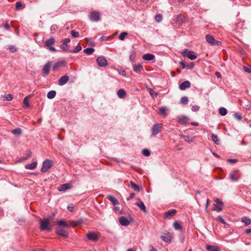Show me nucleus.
Wrapping results in <instances>:
<instances>
[{
  "label": "nucleus",
  "mask_w": 251,
  "mask_h": 251,
  "mask_svg": "<svg viewBox=\"0 0 251 251\" xmlns=\"http://www.w3.org/2000/svg\"><path fill=\"white\" fill-rule=\"evenodd\" d=\"M50 218L45 219L44 220L40 219V229L42 231L47 230V231H50L52 227L50 226Z\"/></svg>",
  "instance_id": "f257e3e1"
},
{
  "label": "nucleus",
  "mask_w": 251,
  "mask_h": 251,
  "mask_svg": "<svg viewBox=\"0 0 251 251\" xmlns=\"http://www.w3.org/2000/svg\"><path fill=\"white\" fill-rule=\"evenodd\" d=\"M205 39L207 42L211 45L220 46L222 45L221 41L215 40L213 36L210 34L205 35Z\"/></svg>",
  "instance_id": "f03ea898"
},
{
  "label": "nucleus",
  "mask_w": 251,
  "mask_h": 251,
  "mask_svg": "<svg viewBox=\"0 0 251 251\" xmlns=\"http://www.w3.org/2000/svg\"><path fill=\"white\" fill-rule=\"evenodd\" d=\"M53 165V162L49 159H46L43 162L41 171L45 173L49 170Z\"/></svg>",
  "instance_id": "7ed1b4c3"
},
{
  "label": "nucleus",
  "mask_w": 251,
  "mask_h": 251,
  "mask_svg": "<svg viewBox=\"0 0 251 251\" xmlns=\"http://www.w3.org/2000/svg\"><path fill=\"white\" fill-rule=\"evenodd\" d=\"M181 53L183 56H187L192 60H195L197 58V55L195 53L194 51L189 50L187 49L184 50Z\"/></svg>",
  "instance_id": "20e7f679"
},
{
  "label": "nucleus",
  "mask_w": 251,
  "mask_h": 251,
  "mask_svg": "<svg viewBox=\"0 0 251 251\" xmlns=\"http://www.w3.org/2000/svg\"><path fill=\"white\" fill-rule=\"evenodd\" d=\"M161 130V126L159 124L156 123L153 125L151 128V135L156 136Z\"/></svg>",
  "instance_id": "39448f33"
},
{
  "label": "nucleus",
  "mask_w": 251,
  "mask_h": 251,
  "mask_svg": "<svg viewBox=\"0 0 251 251\" xmlns=\"http://www.w3.org/2000/svg\"><path fill=\"white\" fill-rule=\"evenodd\" d=\"M98 65L101 67H106L108 62L106 59L103 56H99L96 59Z\"/></svg>",
  "instance_id": "423d86ee"
},
{
  "label": "nucleus",
  "mask_w": 251,
  "mask_h": 251,
  "mask_svg": "<svg viewBox=\"0 0 251 251\" xmlns=\"http://www.w3.org/2000/svg\"><path fill=\"white\" fill-rule=\"evenodd\" d=\"M89 18L92 22H98L100 19V13L96 11H93L90 13Z\"/></svg>",
  "instance_id": "0eeeda50"
},
{
  "label": "nucleus",
  "mask_w": 251,
  "mask_h": 251,
  "mask_svg": "<svg viewBox=\"0 0 251 251\" xmlns=\"http://www.w3.org/2000/svg\"><path fill=\"white\" fill-rule=\"evenodd\" d=\"M215 202L216 204H214V210H216L218 212H221L222 210V207L224 204L223 201L219 199H216Z\"/></svg>",
  "instance_id": "6e6552de"
},
{
  "label": "nucleus",
  "mask_w": 251,
  "mask_h": 251,
  "mask_svg": "<svg viewBox=\"0 0 251 251\" xmlns=\"http://www.w3.org/2000/svg\"><path fill=\"white\" fill-rule=\"evenodd\" d=\"M177 122L180 125H185L189 121V118L186 116L182 115L177 117Z\"/></svg>",
  "instance_id": "1a4fd4ad"
},
{
  "label": "nucleus",
  "mask_w": 251,
  "mask_h": 251,
  "mask_svg": "<svg viewBox=\"0 0 251 251\" xmlns=\"http://www.w3.org/2000/svg\"><path fill=\"white\" fill-rule=\"evenodd\" d=\"M55 232L58 235L63 236L64 237H67L68 236V233L67 232L65 229L59 227L56 228Z\"/></svg>",
  "instance_id": "9d476101"
},
{
  "label": "nucleus",
  "mask_w": 251,
  "mask_h": 251,
  "mask_svg": "<svg viewBox=\"0 0 251 251\" xmlns=\"http://www.w3.org/2000/svg\"><path fill=\"white\" fill-rule=\"evenodd\" d=\"M161 239L165 242H170L172 239V236L169 232L164 233L161 236Z\"/></svg>",
  "instance_id": "9b49d317"
},
{
  "label": "nucleus",
  "mask_w": 251,
  "mask_h": 251,
  "mask_svg": "<svg viewBox=\"0 0 251 251\" xmlns=\"http://www.w3.org/2000/svg\"><path fill=\"white\" fill-rule=\"evenodd\" d=\"M241 177V174L239 173L238 171L236 172L235 174L231 173L229 175V178L232 181H237Z\"/></svg>",
  "instance_id": "f8f14e48"
},
{
  "label": "nucleus",
  "mask_w": 251,
  "mask_h": 251,
  "mask_svg": "<svg viewBox=\"0 0 251 251\" xmlns=\"http://www.w3.org/2000/svg\"><path fill=\"white\" fill-rule=\"evenodd\" d=\"M69 76L65 75L60 77L58 80V84L60 86H63L65 85L69 80Z\"/></svg>",
  "instance_id": "ddd939ff"
},
{
  "label": "nucleus",
  "mask_w": 251,
  "mask_h": 251,
  "mask_svg": "<svg viewBox=\"0 0 251 251\" xmlns=\"http://www.w3.org/2000/svg\"><path fill=\"white\" fill-rule=\"evenodd\" d=\"M87 238L91 241H96L98 239V236L94 232H89L86 234Z\"/></svg>",
  "instance_id": "4468645a"
},
{
  "label": "nucleus",
  "mask_w": 251,
  "mask_h": 251,
  "mask_svg": "<svg viewBox=\"0 0 251 251\" xmlns=\"http://www.w3.org/2000/svg\"><path fill=\"white\" fill-rule=\"evenodd\" d=\"M186 19L182 15H178L176 17V22L178 25H182L186 23Z\"/></svg>",
  "instance_id": "2eb2a0df"
},
{
  "label": "nucleus",
  "mask_w": 251,
  "mask_h": 251,
  "mask_svg": "<svg viewBox=\"0 0 251 251\" xmlns=\"http://www.w3.org/2000/svg\"><path fill=\"white\" fill-rule=\"evenodd\" d=\"M119 221L120 224L123 226H127L129 224V221L124 216L120 217Z\"/></svg>",
  "instance_id": "dca6fc26"
},
{
  "label": "nucleus",
  "mask_w": 251,
  "mask_h": 251,
  "mask_svg": "<svg viewBox=\"0 0 251 251\" xmlns=\"http://www.w3.org/2000/svg\"><path fill=\"white\" fill-rule=\"evenodd\" d=\"M142 58L146 61H152L155 59V56L151 53H146L143 55Z\"/></svg>",
  "instance_id": "f3484780"
},
{
  "label": "nucleus",
  "mask_w": 251,
  "mask_h": 251,
  "mask_svg": "<svg viewBox=\"0 0 251 251\" xmlns=\"http://www.w3.org/2000/svg\"><path fill=\"white\" fill-rule=\"evenodd\" d=\"M191 83L189 81H185L181 83L179 86L180 90H184L186 88H188L190 87Z\"/></svg>",
  "instance_id": "a211bd4d"
},
{
  "label": "nucleus",
  "mask_w": 251,
  "mask_h": 251,
  "mask_svg": "<svg viewBox=\"0 0 251 251\" xmlns=\"http://www.w3.org/2000/svg\"><path fill=\"white\" fill-rule=\"evenodd\" d=\"M72 185L70 183H65L61 185L58 188V190L59 191H65L68 189L71 188Z\"/></svg>",
  "instance_id": "6ab92c4d"
},
{
  "label": "nucleus",
  "mask_w": 251,
  "mask_h": 251,
  "mask_svg": "<svg viewBox=\"0 0 251 251\" xmlns=\"http://www.w3.org/2000/svg\"><path fill=\"white\" fill-rule=\"evenodd\" d=\"M176 213V209L170 210L165 213L164 216L166 218H170L172 216H174Z\"/></svg>",
  "instance_id": "aec40b11"
},
{
  "label": "nucleus",
  "mask_w": 251,
  "mask_h": 251,
  "mask_svg": "<svg viewBox=\"0 0 251 251\" xmlns=\"http://www.w3.org/2000/svg\"><path fill=\"white\" fill-rule=\"evenodd\" d=\"M206 249L208 251H221L220 247L217 246L206 245Z\"/></svg>",
  "instance_id": "412c9836"
},
{
  "label": "nucleus",
  "mask_w": 251,
  "mask_h": 251,
  "mask_svg": "<svg viewBox=\"0 0 251 251\" xmlns=\"http://www.w3.org/2000/svg\"><path fill=\"white\" fill-rule=\"evenodd\" d=\"M50 66L51 64L50 62L47 63L46 65L44 66L42 71L44 73H45V75H47L49 74Z\"/></svg>",
  "instance_id": "4be33fe9"
},
{
  "label": "nucleus",
  "mask_w": 251,
  "mask_h": 251,
  "mask_svg": "<svg viewBox=\"0 0 251 251\" xmlns=\"http://www.w3.org/2000/svg\"><path fill=\"white\" fill-rule=\"evenodd\" d=\"M55 43V39L53 37H50L49 39L47 40L45 43L44 45L47 47H49L51 46Z\"/></svg>",
  "instance_id": "5701e85b"
},
{
  "label": "nucleus",
  "mask_w": 251,
  "mask_h": 251,
  "mask_svg": "<svg viewBox=\"0 0 251 251\" xmlns=\"http://www.w3.org/2000/svg\"><path fill=\"white\" fill-rule=\"evenodd\" d=\"M133 70L135 72L140 74L143 70V68L140 64H135L133 66Z\"/></svg>",
  "instance_id": "b1692460"
},
{
  "label": "nucleus",
  "mask_w": 251,
  "mask_h": 251,
  "mask_svg": "<svg viewBox=\"0 0 251 251\" xmlns=\"http://www.w3.org/2000/svg\"><path fill=\"white\" fill-rule=\"evenodd\" d=\"M135 204L138 206L144 212L146 213L147 212V209L146 207L142 201H137L135 203Z\"/></svg>",
  "instance_id": "393cba45"
},
{
  "label": "nucleus",
  "mask_w": 251,
  "mask_h": 251,
  "mask_svg": "<svg viewBox=\"0 0 251 251\" xmlns=\"http://www.w3.org/2000/svg\"><path fill=\"white\" fill-rule=\"evenodd\" d=\"M126 95V92L125 90L123 89H120L117 91V95L118 97L120 99L125 98Z\"/></svg>",
  "instance_id": "a878e982"
},
{
  "label": "nucleus",
  "mask_w": 251,
  "mask_h": 251,
  "mask_svg": "<svg viewBox=\"0 0 251 251\" xmlns=\"http://www.w3.org/2000/svg\"><path fill=\"white\" fill-rule=\"evenodd\" d=\"M37 164V163L36 162H33L30 164H26L25 166V168L26 169L33 170L36 168Z\"/></svg>",
  "instance_id": "bb28decb"
},
{
  "label": "nucleus",
  "mask_w": 251,
  "mask_h": 251,
  "mask_svg": "<svg viewBox=\"0 0 251 251\" xmlns=\"http://www.w3.org/2000/svg\"><path fill=\"white\" fill-rule=\"evenodd\" d=\"M107 198L114 205H116L119 204L118 200L114 197L112 196H108Z\"/></svg>",
  "instance_id": "cd10ccee"
},
{
  "label": "nucleus",
  "mask_w": 251,
  "mask_h": 251,
  "mask_svg": "<svg viewBox=\"0 0 251 251\" xmlns=\"http://www.w3.org/2000/svg\"><path fill=\"white\" fill-rule=\"evenodd\" d=\"M211 139L216 144L219 145L220 144V141L216 134L212 133L211 135Z\"/></svg>",
  "instance_id": "c85d7f7f"
},
{
  "label": "nucleus",
  "mask_w": 251,
  "mask_h": 251,
  "mask_svg": "<svg viewBox=\"0 0 251 251\" xmlns=\"http://www.w3.org/2000/svg\"><path fill=\"white\" fill-rule=\"evenodd\" d=\"M129 186L131 187L134 191L137 192H139L140 191L139 186L132 181L130 182Z\"/></svg>",
  "instance_id": "c756f323"
},
{
  "label": "nucleus",
  "mask_w": 251,
  "mask_h": 251,
  "mask_svg": "<svg viewBox=\"0 0 251 251\" xmlns=\"http://www.w3.org/2000/svg\"><path fill=\"white\" fill-rule=\"evenodd\" d=\"M56 94V92L54 90H51L49 91L47 94V97L49 99H53Z\"/></svg>",
  "instance_id": "7c9ffc66"
},
{
  "label": "nucleus",
  "mask_w": 251,
  "mask_h": 251,
  "mask_svg": "<svg viewBox=\"0 0 251 251\" xmlns=\"http://www.w3.org/2000/svg\"><path fill=\"white\" fill-rule=\"evenodd\" d=\"M81 50H82L81 46L79 44H78L74 50H69V52L76 53V52H78V51H80Z\"/></svg>",
  "instance_id": "2f4dec72"
},
{
  "label": "nucleus",
  "mask_w": 251,
  "mask_h": 251,
  "mask_svg": "<svg viewBox=\"0 0 251 251\" xmlns=\"http://www.w3.org/2000/svg\"><path fill=\"white\" fill-rule=\"evenodd\" d=\"M11 133L15 135H20L22 134V130L20 128H17L12 130Z\"/></svg>",
  "instance_id": "473e14b6"
},
{
  "label": "nucleus",
  "mask_w": 251,
  "mask_h": 251,
  "mask_svg": "<svg viewBox=\"0 0 251 251\" xmlns=\"http://www.w3.org/2000/svg\"><path fill=\"white\" fill-rule=\"evenodd\" d=\"M94 49L92 48H87L83 50V52L88 55L92 54L94 52Z\"/></svg>",
  "instance_id": "72a5a7b5"
},
{
  "label": "nucleus",
  "mask_w": 251,
  "mask_h": 251,
  "mask_svg": "<svg viewBox=\"0 0 251 251\" xmlns=\"http://www.w3.org/2000/svg\"><path fill=\"white\" fill-rule=\"evenodd\" d=\"M60 48L62 49V50L63 51H68L69 50H70L68 49V45L67 43H64L62 42V44L60 46Z\"/></svg>",
  "instance_id": "f704fd0d"
},
{
  "label": "nucleus",
  "mask_w": 251,
  "mask_h": 251,
  "mask_svg": "<svg viewBox=\"0 0 251 251\" xmlns=\"http://www.w3.org/2000/svg\"><path fill=\"white\" fill-rule=\"evenodd\" d=\"M3 100L11 101L13 100V96L11 94L2 96Z\"/></svg>",
  "instance_id": "c9c22d12"
},
{
  "label": "nucleus",
  "mask_w": 251,
  "mask_h": 251,
  "mask_svg": "<svg viewBox=\"0 0 251 251\" xmlns=\"http://www.w3.org/2000/svg\"><path fill=\"white\" fill-rule=\"evenodd\" d=\"M242 222L246 225H249L251 223V220L247 217H244L242 218Z\"/></svg>",
  "instance_id": "e433bc0d"
},
{
  "label": "nucleus",
  "mask_w": 251,
  "mask_h": 251,
  "mask_svg": "<svg viewBox=\"0 0 251 251\" xmlns=\"http://www.w3.org/2000/svg\"><path fill=\"white\" fill-rule=\"evenodd\" d=\"M173 226L174 228L176 230H181L182 229V226L180 225V224L177 222L175 221L173 224Z\"/></svg>",
  "instance_id": "4c0bfd02"
},
{
  "label": "nucleus",
  "mask_w": 251,
  "mask_h": 251,
  "mask_svg": "<svg viewBox=\"0 0 251 251\" xmlns=\"http://www.w3.org/2000/svg\"><path fill=\"white\" fill-rule=\"evenodd\" d=\"M219 112L220 114L222 116H225L227 114V110L226 108L223 107H220L219 109Z\"/></svg>",
  "instance_id": "58836bf2"
},
{
  "label": "nucleus",
  "mask_w": 251,
  "mask_h": 251,
  "mask_svg": "<svg viewBox=\"0 0 251 251\" xmlns=\"http://www.w3.org/2000/svg\"><path fill=\"white\" fill-rule=\"evenodd\" d=\"M16 9L17 10L24 8L25 7L22 5L21 1H17L15 4Z\"/></svg>",
  "instance_id": "ea45409f"
},
{
  "label": "nucleus",
  "mask_w": 251,
  "mask_h": 251,
  "mask_svg": "<svg viewBox=\"0 0 251 251\" xmlns=\"http://www.w3.org/2000/svg\"><path fill=\"white\" fill-rule=\"evenodd\" d=\"M136 58V53L134 51H131L130 53L129 59L131 61L133 62L134 61Z\"/></svg>",
  "instance_id": "a19ab883"
},
{
  "label": "nucleus",
  "mask_w": 251,
  "mask_h": 251,
  "mask_svg": "<svg viewBox=\"0 0 251 251\" xmlns=\"http://www.w3.org/2000/svg\"><path fill=\"white\" fill-rule=\"evenodd\" d=\"M180 102L182 104H187L188 102V97H187L186 96H184V97H182L180 100Z\"/></svg>",
  "instance_id": "79ce46f5"
},
{
  "label": "nucleus",
  "mask_w": 251,
  "mask_h": 251,
  "mask_svg": "<svg viewBox=\"0 0 251 251\" xmlns=\"http://www.w3.org/2000/svg\"><path fill=\"white\" fill-rule=\"evenodd\" d=\"M57 224L59 226H62L64 227H69V225L66 223L64 221L59 220L58 221Z\"/></svg>",
  "instance_id": "37998d69"
},
{
  "label": "nucleus",
  "mask_w": 251,
  "mask_h": 251,
  "mask_svg": "<svg viewBox=\"0 0 251 251\" xmlns=\"http://www.w3.org/2000/svg\"><path fill=\"white\" fill-rule=\"evenodd\" d=\"M233 117L238 121H240L242 119V116L238 113H235L233 114Z\"/></svg>",
  "instance_id": "c03bdc74"
},
{
  "label": "nucleus",
  "mask_w": 251,
  "mask_h": 251,
  "mask_svg": "<svg viewBox=\"0 0 251 251\" xmlns=\"http://www.w3.org/2000/svg\"><path fill=\"white\" fill-rule=\"evenodd\" d=\"M127 35V33L126 32H122L119 36V39L120 40H124Z\"/></svg>",
  "instance_id": "a18cd8bd"
},
{
  "label": "nucleus",
  "mask_w": 251,
  "mask_h": 251,
  "mask_svg": "<svg viewBox=\"0 0 251 251\" xmlns=\"http://www.w3.org/2000/svg\"><path fill=\"white\" fill-rule=\"evenodd\" d=\"M149 93H150V94L151 96V97L152 98H155V97H157V96L158 95V93L157 92H155L154 91H153L151 89L150 90Z\"/></svg>",
  "instance_id": "49530a36"
},
{
  "label": "nucleus",
  "mask_w": 251,
  "mask_h": 251,
  "mask_svg": "<svg viewBox=\"0 0 251 251\" xmlns=\"http://www.w3.org/2000/svg\"><path fill=\"white\" fill-rule=\"evenodd\" d=\"M71 34L72 36L75 38L78 37L79 35V32L77 31H76L74 30H72L71 31Z\"/></svg>",
  "instance_id": "de8ad7c7"
},
{
  "label": "nucleus",
  "mask_w": 251,
  "mask_h": 251,
  "mask_svg": "<svg viewBox=\"0 0 251 251\" xmlns=\"http://www.w3.org/2000/svg\"><path fill=\"white\" fill-rule=\"evenodd\" d=\"M30 96H28L27 97H26L25 98H24V101H23V103L24 104L26 107H28L29 106V102H28V97H29Z\"/></svg>",
  "instance_id": "09e8293b"
},
{
  "label": "nucleus",
  "mask_w": 251,
  "mask_h": 251,
  "mask_svg": "<svg viewBox=\"0 0 251 251\" xmlns=\"http://www.w3.org/2000/svg\"><path fill=\"white\" fill-rule=\"evenodd\" d=\"M142 153L145 156H149L150 155V151L148 149H144L142 151Z\"/></svg>",
  "instance_id": "8fccbe9b"
},
{
  "label": "nucleus",
  "mask_w": 251,
  "mask_h": 251,
  "mask_svg": "<svg viewBox=\"0 0 251 251\" xmlns=\"http://www.w3.org/2000/svg\"><path fill=\"white\" fill-rule=\"evenodd\" d=\"M160 113L163 115H165L166 113V109L165 107H161L159 108Z\"/></svg>",
  "instance_id": "3c124183"
},
{
  "label": "nucleus",
  "mask_w": 251,
  "mask_h": 251,
  "mask_svg": "<svg viewBox=\"0 0 251 251\" xmlns=\"http://www.w3.org/2000/svg\"><path fill=\"white\" fill-rule=\"evenodd\" d=\"M155 20L157 22H160L162 20V16L160 14H156L155 16Z\"/></svg>",
  "instance_id": "603ef678"
},
{
  "label": "nucleus",
  "mask_w": 251,
  "mask_h": 251,
  "mask_svg": "<svg viewBox=\"0 0 251 251\" xmlns=\"http://www.w3.org/2000/svg\"><path fill=\"white\" fill-rule=\"evenodd\" d=\"M61 65V62H57L52 67V69L53 71H56L57 70V69Z\"/></svg>",
  "instance_id": "864d4df0"
},
{
  "label": "nucleus",
  "mask_w": 251,
  "mask_h": 251,
  "mask_svg": "<svg viewBox=\"0 0 251 251\" xmlns=\"http://www.w3.org/2000/svg\"><path fill=\"white\" fill-rule=\"evenodd\" d=\"M218 220L222 224H224V225H226L227 224L226 223V222H225V221L224 220V219L222 218V216H219L218 217Z\"/></svg>",
  "instance_id": "5fc2aeb1"
},
{
  "label": "nucleus",
  "mask_w": 251,
  "mask_h": 251,
  "mask_svg": "<svg viewBox=\"0 0 251 251\" xmlns=\"http://www.w3.org/2000/svg\"><path fill=\"white\" fill-rule=\"evenodd\" d=\"M194 68V64L193 63L191 62L190 64L186 65V68L188 69H192Z\"/></svg>",
  "instance_id": "6e6d98bb"
},
{
  "label": "nucleus",
  "mask_w": 251,
  "mask_h": 251,
  "mask_svg": "<svg viewBox=\"0 0 251 251\" xmlns=\"http://www.w3.org/2000/svg\"><path fill=\"white\" fill-rule=\"evenodd\" d=\"M200 107L198 105H194L192 107V110L194 112L198 111Z\"/></svg>",
  "instance_id": "4d7b16f0"
},
{
  "label": "nucleus",
  "mask_w": 251,
  "mask_h": 251,
  "mask_svg": "<svg viewBox=\"0 0 251 251\" xmlns=\"http://www.w3.org/2000/svg\"><path fill=\"white\" fill-rule=\"evenodd\" d=\"M9 50L11 52H15L17 51L16 48L13 46L9 47Z\"/></svg>",
  "instance_id": "13d9d810"
},
{
  "label": "nucleus",
  "mask_w": 251,
  "mask_h": 251,
  "mask_svg": "<svg viewBox=\"0 0 251 251\" xmlns=\"http://www.w3.org/2000/svg\"><path fill=\"white\" fill-rule=\"evenodd\" d=\"M48 48L49 50L51 52H55L56 51V49L53 47L50 46Z\"/></svg>",
  "instance_id": "bf43d9fd"
},
{
  "label": "nucleus",
  "mask_w": 251,
  "mask_h": 251,
  "mask_svg": "<svg viewBox=\"0 0 251 251\" xmlns=\"http://www.w3.org/2000/svg\"><path fill=\"white\" fill-rule=\"evenodd\" d=\"M135 195V193H131L130 194V195H129V197H128V198H127V201H129L130 200L132 199V198H133L134 197Z\"/></svg>",
  "instance_id": "052dcab7"
},
{
  "label": "nucleus",
  "mask_w": 251,
  "mask_h": 251,
  "mask_svg": "<svg viewBox=\"0 0 251 251\" xmlns=\"http://www.w3.org/2000/svg\"><path fill=\"white\" fill-rule=\"evenodd\" d=\"M227 161L231 163H235L237 162V160L236 159H229L227 160Z\"/></svg>",
  "instance_id": "680f3d73"
},
{
  "label": "nucleus",
  "mask_w": 251,
  "mask_h": 251,
  "mask_svg": "<svg viewBox=\"0 0 251 251\" xmlns=\"http://www.w3.org/2000/svg\"><path fill=\"white\" fill-rule=\"evenodd\" d=\"M179 64L181 65L182 69L186 68V65L185 64V63L184 62L180 61Z\"/></svg>",
  "instance_id": "e2e57ef3"
},
{
  "label": "nucleus",
  "mask_w": 251,
  "mask_h": 251,
  "mask_svg": "<svg viewBox=\"0 0 251 251\" xmlns=\"http://www.w3.org/2000/svg\"><path fill=\"white\" fill-rule=\"evenodd\" d=\"M62 42L68 44L70 42V39L69 38H65L62 40Z\"/></svg>",
  "instance_id": "0e129e2a"
},
{
  "label": "nucleus",
  "mask_w": 251,
  "mask_h": 251,
  "mask_svg": "<svg viewBox=\"0 0 251 251\" xmlns=\"http://www.w3.org/2000/svg\"><path fill=\"white\" fill-rule=\"evenodd\" d=\"M215 75L217 76V78H220L222 77L221 74L219 72H216L215 73Z\"/></svg>",
  "instance_id": "69168bd1"
},
{
  "label": "nucleus",
  "mask_w": 251,
  "mask_h": 251,
  "mask_svg": "<svg viewBox=\"0 0 251 251\" xmlns=\"http://www.w3.org/2000/svg\"><path fill=\"white\" fill-rule=\"evenodd\" d=\"M73 209H74V206L72 204L67 206V209L69 211H72L73 210Z\"/></svg>",
  "instance_id": "338daca9"
},
{
  "label": "nucleus",
  "mask_w": 251,
  "mask_h": 251,
  "mask_svg": "<svg viewBox=\"0 0 251 251\" xmlns=\"http://www.w3.org/2000/svg\"><path fill=\"white\" fill-rule=\"evenodd\" d=\"M244 70L246 72L251 73V70L247 67H244Z\"/></svg>",
  "instance_id": "774afa93"
}]
</instances>
